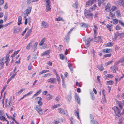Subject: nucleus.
<instances>
[{
    "label": "nucleus",
    "instance_id": "aec40b11",
    "mask_svg": "<svg viewBox=\"0 0 124 124\" xmlns=\"http://www.w3.org/2000/svg\"><path fill=\"white\" fill-rule=\"evenodd\" d=\"M3 58L0 59V65L2 68L3 67L4 64V62H3Z\"/></svg>",
    "mask_w": 124,
    "mask_h": 124
},
{
    "label": "nucleus",
    "instance_id": "a18cd8bd",
    "mask_svg": "<svg viewBox=\"0 0 124 124\" xmlns=\"http://www.w3.org/2000/svg\"><path fill=\"white\" fill-rule=\"evenodd\" d=\"M28 15L24 11L23 14V16L24 18H26L27 16Z\"/></svg>",
    "mask_w": 124,
    "mask_h": 124
},
{
    "label": "nucleus",
    "instance_id": "7ed1b4c3",
    "mask_svg": "<svg viewBox=\"0 0 124 124\" xmlns=\"http://www.w3.org/2000/svg\"><path fill=\"white\" fill-rule=\"evenodd\" d=\"M92 40V39L89 38L87 39L86 41L85 42V48H87L90 45V41Z\"/></svg>",
    "mask_w": 124,
    "mask_h": 124
},
{
    "label": "nucleus",
    "instance_id": "bb28decb",
    "mask_svg": "<svg viewBox=\"0 0 124 124\" xmlns=\"http://www.w3.org/2000/svg\"><path fill=\"white\" fill-rule=\"evenodd\" d=\"M32 42L31 41L27 45L26 47V49H29L30 47H31L32 44Z\"/></svg>",
    "mask_w": 124,
    "mask_h": 124
},
{
    "label": "nucleus",
    "instance_id": "79ce46f5",
    "mask_svg": "<svg viewBox=\"0 0 124 124\" xmlns=\"http://www.w3.org/2000/svg\"><path fill=\"white\" fill-rule=\"evenodd\" d=\"M113 45V43L112 42H109L106 44V46H111Z\"/></svg>",
    "mask_w": 124,
    "mask_h": 124
},
{
    "label": "nucleus",
    "instance_id": "49530a36",
    "mask_svg": "<svg viewBox=\"0 0 124 124\" xmlns=\"http://www.w3.org/2000/svg\"><path fill=\"white\" fill-rule=\"evenodd\" d=\"M113 61L112 60L108 61L105 63V64L107 65H109L111 64L113 62Z\"/></svg>",
    "mask_w": 124,
    "mask_h": 124
},
{
    "label": "nucleus",
    "instance_id": "f704fd0d",
    "mask_svg": "<svg viewBox=\"0 0 124 124\" xmlns=\"http://www.w3.org/2000/svg\"><path fill=\"white\" fill-rule=\"evenodd\" d=\"M45 40L46 38L45 37L43 38L41 40L40 42L39 43V45H42L45 41Z\"/></svg>",
    "mask_w": 124,
    "mask_h": 124
},
{
    "label": "nucleus",
    "instance_id": "338daca9",
    "mask_svg": "<svg viewBox=\"0 0 124 124\" xmlns=\"http://www.w3.org/2000/svg\"><path fill=\"white\" fill-rule=\"evenodd\" d=\"M33 92V91H30L29 92L27 93L26 94V96H28L30 95L31 94H32V93Z\"/></svg>",
    "mask_w": 124,
    "mask_h": 124
},
{
    "label": "nucleus",
    "instance_id": "09e8293b",
    "mask_svg": "<svg viewBox=\"0 0 124 124\" xmlns=\"http://www.w3.org/2000/svg\"><path fill=\"white\" fill-rule=\"evenodd\" d=\"M118 22V20L116 19H114L113 20V23L115 24H116Z\"/></svg>",
    "mask_w": 124,
    "mask_h": 124
},
{
    "label": "nucleus",
    "instance_id": "393cba45",
    "mask_svg": "<svg viewBox=\"0 0 124 124\" xmlns=\"http://www.w3.org/2000/svg\"><path fill=\"white\" fill-rule=\"evenodd\" d=\"M20 28L19 27H18L15 29L13 31L14 33H16L20 31Z\"/></svg>",
    "mask_w": 124,
    "mask_h": 124
},
{
    "label": "nucleus",
    "instance_id": "37998d69",
    "mask_svg": "<svg viewBox=\"0 0 124 124\" xmlns=\"http://www.w3.org/2000/svg\"><path fill=\"white\" fill-rule=\"evenodd\" d=\"M72 6L74 7L77 8L78 7V2H75V3L73 4Z\"/></svg>",
    "mask_w": 124,
    "mask_h": 124
},
{
    "label": "nucleus",
    "instance_id": "4d7b16f0",
    "mask_svg": "<svg viewBox=\"0 0 124 124\" xmlns=\"http://www.w3.org/2000/svg\"><path fill=\"white\" fill-rule=\"evenodd\" d=\"M55 20L57 21H59L61 20H62L63 21H64V20L62 19V18L61 17H59L58 18H57L55 19Z\"/></svg>",
    "mask_w": 124,
    "mask_h": 124
},
{
    "label": "nucleus",
    "instance_id": "69168bd1",
    "mask_svg": "<svg viewBox=\"0 0 124 124\" xmlns=\"http://www.w3.org/2000/svg\"><path fill=\"white\" fill-rule=\"evenodd\" d=\"M117 15L119 17H121V14H120V12L119 11H116Z\"/></svg>",
    "mask_w": 124,
    "mask_h": 124
},
{
    "label": "nucleus",
    "instance_id": "e433bc0d",
    "mask_svg": "<svg viewBox=\"0 0 124 124\" xmlns=\"http://www.w3.org/2000/svg\"><path fill=\"white\" fill-rule=\"evenodd\" d=\"M68 65L70 69V70L71 71H72L73 70V69L72 68V65L70 63H69V61L68 62Z\"/></svg>",
    "mask_w": 124,
    "mask_h": 124
},
{
    "label": "nucleus",
    "instance_id": "4468645a",
    "mask_svg": "<svg viewBox=\"0 0 124 124\" xmlns=\"http://www.w3.org/2000/svg\"><path fill=\"white\" fill-rule=\"evenodd\" d=\"M80 25L81 27L84 28H88L89 27V25L88 24H86L83 23H80Z\"/></svg>",
    "mask_w": 124,
    "mask_h": 124
},
{
    "label": "nucleus",
    "instance_id": "cd10ccee",
    "mask_svg": "<svg viewBox=\"0 0 124 124\" xmlns=\"http://www.w3.org/2000/svg\"><path fill=\"white\" fill-rule=\"evenodd\" d=\"M38 44V42H36L34 43V45L32 47V49L34 51H35L36 49V47Z\"/></svg>",
    "mask_w": 124,
    "mask_h": 124
},
{
    "label": "nucleus",
    "instance_id": "1a4fd4ad",
    "mask_svg": "<svg viewBox=\"0 0 124 124\" xmlns=\"http://www.w3.org/2000/svg\"><path fill=\"white\" fill-rule=\"evenodd\" d=\"M9 61V55L8 54L6 55V56L5 58V63L6 66L8 65Z\"/></svg>",
    "mask_w": 124,
    "mask_h": 124
},
{
    "label": "nucleus",
    "instance_id": "f257e3e1",
    "mask_svg": "<svg viewBox=\"0 0 124 124\" xmlns=\"http://www.w3.org/2000/svg\"><path fill=\"white\" fill-rule=\"evenodd\" d=\"M90 11H88L86 9H85L84 11V15L85 17L87 18H92L93 15L92 13L90 12Z\"/></svg>",
    "mask_w": 124,
    "mask_h": 124
},
{
    "label": "nucleus",
    "instance_id": "6e6552de",
    "mask_svg": "<svg viewBox=\"0 0 124 124\" xmlns=\"http://www.w3.org/2000/svg\"><path fill=\"white\" fill-rule=\"evenodd\" d=\"M97 0H89L87 2H86V5L88 6H91Z\"/></svg>",
    "mask_w": 124,
    "mask_h": 124
},
{
    "label": "nucleus",
    "instance_id": "bf43d9fd",
    "mask_svg": "<svg viewBox=\"0 0 124 124\" xmlns=\"http://www.w3.org/2000/svg\"><path fill=\"white\" fill-rule=\"evenodd\" d=\"M120 38H124V33H120Z\"/></svg>",
    "mask_w": 124,
    "mask_h": 124
},
{
    "label": "nucleus",
    "instance_id": "680f3d73",
    "mask_svg": "<svg viewBox=\"0 0 124 124\" xmlns=\"http://www.w3.org/2000/svg\"><path fill=\"white\" fill-rule=\"evenodd\" d=\"M0 119L2 120H5V118L3 116H0Z\"/></svg>",
    "mask_w": 124,
    "mask_h": 124
},
{
    "label": "nucleus",
    "instance_id": "a211bd4d",
    "mask_svg": "<svg viewBox=\"0 0 124 124\" xmlns=\"http://www.w3.org/2000/svg\"><path fill=\"white\" fill-rule=\"evenodd\" d=\"M41 90H39L34 95L32 96V99H33L34 98L37 96L38 95H39L41 92Z\"/></svg>",
    "mask_w": 124,
    "mask_h": 124
},
{
    "label": "nucleus",
    "instance_id": "9b49d317",
    "mask_svg": "<svg viewBox=\"0 0 124 124\" xmlns=\"http://www.w3.org/2000/svg\"><path fill=\"white\" fill-rule=\"evenodd\" d=\"M47 81L49 83H54L56 82V80L55 78H52L47 80Z\"/></svg>",
    "mask_w": 124,
    "mask_h": 124
},
{
    "label": "nucleus",
    "instance_id": "2f4dec72",
    "mask_svg": "<svg viewBox=\"0 0 124 124\" xmlns=\"http://www.w3.org/2000/svg\"><path fill=\"white\" fill-rule=\"evenodd\" d=\"M22 17L21 16H19L18 18V25H20L21 24V21Z\"/></svg>",
    "mask_w": 124,
    "mask_h": 124
},
{
    "label": "nucleus",
    "instance_id": "7c9ffc66",
    "mask_svg": "<svg viewBox=\"0 0 124 124\" xmlns=\"http://www.w3.org/2000/svg\"><path fill=\"white\" fill-rule=\"evenodd\" d=\"M112 25H109L108 24H107L106 26L107 28L109 30L111 31V28L112 27Z\"/></svg>",
    "mask_w": 124,
    "mask_h": 124
},
{
    "label": "nucleus",
    "instance_id": "412c9836",
    "mask_svg": "<svg viewBox=\"0 0 124 124\" xmlns=\"http://www.w3.org/2000/svg\"><path fill=\"white\" fill-rule=\"evenodd\" d=\"M74 112L75 115H76L77 116V117H78V118L79 119H80V118L79 117V115L78 109L77 111L76 110H74Z\"/></svg>",
    "mask_w": 124,
    "mask_h": 124
},
{
    "label": "nucleus",
    "instance_id": "f8f14e48",
    "mask_svg": "<svg viewBox=\"0 0 124 124\" xmlns=\"http://www.w3.org/2000/svg\"><path fill=\"white\" fill-rule=\"evenodd\" d=\"M58 111L59 113L62 114H65L66 112V111L64 110L62 108H58Z\"/></svg>",
    "mask_w": 124,
    "mask_h": 124
},
{
    "label": "nucleus",
    "instance_id": "4be33fe9",
    "mask_svg": "<svg viewBox=\"0 0 124 124\" xmlns=\"http://www.w3.org/2000/svg\"><path fill=\"white\" fill-rule=\"evenodd\" d=\"M25 89L23 88L21 89L19 91L16 93V94L17 96L19 95L20 94H21L23 91Z\"/></svg>",
    "mask_w": 124,
    "mask_h": 124
},
{
    "label": "nucleus",
    "instance_id": "3c124183",
    "mask_svg": "<svg viewBox=\"0 0 124 124\" xmlns=\"http://www.w3.org/2000/svg\"><path fill=\"white\" fill-rule=\"evenodd\" d=\"M113 81H112L110 80L107 81V83L108 85H111L113 84Z\"/></svg>",
    "mask_w": 124,
    "mask_h": 124
},
{
    "label": "nucleus",
    "instance_id": "58836bf2",
    "mask_svg": "<svg viewBox=\"0 0 124 124\" xmlns=\"http://www.w3.org/2000/svg\"><path fill=\"white\" fill-rule=\"evenodd\" d=\"M44 0L45 1L46 3V6H50V2L49 0Z\"/></svg>",
    "mask_w": 124,
    "mask_h": 124
},
{
    "label": "nucleus",
    "instance_id": "ddd939ff",
    "mask_svg": "<svg viewBox=\"0 0 124 124\" xmlns=\"http://www.w3.org/2000/svg\"><path fill=\"white\" fill-rule=\"evenodd\" d=\"M111 68L112 69V71L114 73H115L117 70V67L115 65L112 66L111 67Z\"/></svg>",
    "mask_w": 124,
    "mask_h": 124
},
{
    "label": "nucleus",
    "instance_id": "39448f33",
    "mask_svg": "<svg viewBox=\"0 0 124 124\" xmlns=\"http://www.w3.org/2000/svg\"><path fill=\"white\" fill-rule=\"evenodd\" d=\"M49 25L48 24L47 22L44 21H41V26L42 28H47Z\"/></svg>",
    "mask_w": 124,
    "mask_h": 124
},
{
    "label": "nucleus",
    "instance_id": "5701e85b",
    "mask_svg": "<svg viewBox=\"0 0 124 124\" xmlns=\"http://www.w3.org/2000/svg\"><path fill=\"white\" fill-rule=\"evenodd\" d=\"M31 7H29L28 9L25 10L24 11L28 14L30 13L31 12Z\"/></svg>",
    "mask_w": 124,
    "mask_h": 124
},
{
    "label": "nucleus",
    "instance_id": "8fccbe9b",
    "mask_svg": "<svg viewBox=\"0 0 124 124\" xmlns=\"http://www.w3.org/2000/svg\"><path fill=\"white\" fill-rule=\"evenodd\" d=\"M119 3L121 4L123 6H124V0H120L119 1Z\"/></svg>",
    "mask_w": 124,
    "mask_h": 124
},
{
    "label": "nucleus",
    "instance_id": "20e7f679",
    "mask_svg": "<svg viewBox=\"0 0 124 124\" xmlns=\"http://www.w3.org/2000/svg\"><path fill=\"white\" fill-rule=\"evenodd\" d=\"M35 109L37 111L39 115H41L42 114V110L41 108L38 105L34 107Z\"/></svg>",
    "mask_w": 124,
    "mask_h": 124
},
{
    "label": "nucleus",
    "instance_id": "dca6fc26",
    "mask_svg": "<svg viewBox=\"0 0 124 124\" xmlns=\"http://www.w3.org/2000/svg\"><path fill=\"white\" fill-rule=\"evenodd\" d=\"M110 4L109 3H108L105 8V10L107 12H108L110 10Z\"/></svg>",
    "mask_w": 124,
    "mask_h": 124
},
{
    "label": "nucleus",
    "instance_id": "423d86ee",
    "mask_svg": "<svg viewBox=\"0 0 124 124\" xmlns=\"http://www.w3.org/2000/svg\"><path fill=\"white\" fill-rule=\"evenodd\" d=\"M90 122L91 124H99L96 121H95L93 115L90 114Z\"/></svg>",
    "mask_w": 124,
    "mask_h": 124
},
{
    "label": "nucleus",
    "instance_id": "f3484780",
    "mask_svg": "<svg viewBox=\"0 0 124 124\" xmlns=\"http://www.w3.org/2000/svg\"><path fill=\"white\" fill-rule=\"evenodd\" d=\"M97 67L101 71L103 70L104 69L103 66L102 64L98 65L97 66Z\"/></svg>",
    "mask_w": 124,
    "mask_h": 124
},
{
    "label": "nucleus",
    "instance_id": "72a5a7b5",
    "mask_svg": "<svg viewBox=\"0 0 124 124\" xmlns=\"http://www.w3.org/2000/svg\"><path fill=\"white\" fill-rule=\"evenodd\" d=\"M97 6L95 5H94L93 6L91 7L90 10V11H92L93 10H95V7Z\"/></svg>",
    "mask_w": 124,
    "mask_h": 124
},
{
    "label": "nucleus",
    "instance_id": "9d476101",
    "mask_svg": "<svg viewBox=\"0 0 124 124\" xmlns=\"http://www.w3.org/2000/svg\"><path fill=\"white\" fill-rule=\"evenodd\" d=\"M72 98V95L71 92H70L67 95L66 97L67 100L69 102H70Z\"/></svg>",
    "mask_w": 124,
    "mask_h": 124
},
{
    "label": "nucleus",
    "instance_id": "052dcab7",
    "mask_svg": "<svg viewBox=\"0 0 124 124\" xmlns=\"http://www.w3.org/2000/svg\"><path fill=\"white\" fill-rule=\"evenodd\" d=\"M116 30H118L121 29V28L119 26L117 25L116 27Z\"/></svg>",
    "mask_w": 124,
    "mask_h": 124
},
{
    "label": "nucleus",
    "instance_id": "5fc2aeb1",
    "mask_svg": "<svg viewBox=\"0 0 124 124\" xmlns=\"http://www.w3.org/2000/svg\"><path fill=\"white\" fill-rule=\"evenodd\" d=\"M119 24L122 26L124 27V23L121 20H119Z\"/></svg>",
    "mask_w": 124,
    "mask_h": 124
},
{
    "label": "nucleus",
    "instance_id": "e2e57ef3",
    "mask_svg": "<svg viewBox=\"0 0 124 124\" xmlns=\"http://www.w3.org/2000/svg\"><path fill=\"white\" fill-rule=\"evenodd\" d=\"M116 10V7L114 6H113L112 7L111 9V11H113L114 12V11H115Z\"/></svg>",
    "mask_w": 124,
    "mask_h": 124
},
{
    "label": "nucleus",
    "instance_id": "473e14b6",
    "mask_svg": "<svg viewBox=\"0 0 124 124\" xmlns=\"http://www.w3.org/2000/svg\"><path fill=\"white\" fill-rule=\"evenodd\" d=\"M90 94L91 95V98L93 100L95 99V97L94 93L92 91L90 93Z\"/></svg>",
    "mask_w": 124,
    "mask_h": 124
},
{
    "label": "nucleus",
    "instance_id": "f03ea898",
    "mask_svg": "<svg viewBox=\"0 0 124 124\" xmlns=\"http://www.w3.org/2000/svg\"><path fill=\"white\" fill-rule=\"evenodd\" d=\"M112 109L114 111L116 116L118 117H119L121 115L120 114L121 111L116 106H114L112 108Z\"/></svg>",
    "mask_w": 124,
    "mask_h": 124
},
{
    "label": "nucleus",
    "instance_id": "c9c22d12",
    "mask_svg": "<svg viewBox=\"0 0 124 124\" xmlns=\"http://www.w3.org/2000/svg\"><path fill=\"white\" fill-rule=\"evenodd\" d=\"M70 37L69 35H67L64 38L65 41L67 42H68L69 40Z\"/></svg>",
    "mask_w": 124,
    "mask_h": 124
},
{
    "label": "nucleus",
    "instance_id": "c756f323",
    "mask_svg": "<svg viewBox=\"0 0 124 124\" xmlns=\"http://www.w3.org/2000/svg\"><path fill=\"white\" fill-rule=\"evenodd\" d=\"M53 97V96L51 95L48 94L46 96V98L48 100H50Z\"/></svg>",
    "mask_w": 124,
    "mask_h": 124
},
{
    "label": "nucleus",
    "instance_id": "ea45409f",
    "mask_svg": "<svg viewBox=\"0 0 124 124\" xmlns=\"http://www.w3.org/2000/svg\"><path fill=\"white\" fill-rule=\"evenodd\" d=\"M55 74L57 80L58 82H60V80L59 76L56 73Z\"/></svg>",
    "mask_w": 124,
    "mask_h": 124
},
{
    "label": "nucleus",
    "instance_id": "de8ad7c7",
    "mask_svg": "<svg viewBox=\"0 0 124 124\" xmlns=\"http://www.w3.org/2000/svg\"><path fill=\"white\" fill-rule=\"evenodd\" d=\"M120 33H119L117 31L115 34V37L116 38H117L118 36H120Z\"/></svg>",
    "mask_w": 124,
    "mask_h": 124
},
{
    "label": "nucleus",
    "instance_id": "864d4df0",
    "mask_svg": "<svg viewBox=\"0 0 124 124\" xmlns=\"http://www.w3.org/2000/svg\"><path fill=\"white\" fill-rule=\"evenodd\" d=\"M6 102V105H7L8 106H9L10 105V104L11 103V102L10 101H9V102H7V99H6V100L5 101Z\"/></svg>",
    "mask_w": 124,
    "mask_h": 124
},
{
    "label": "nucleus",
    "instance_id": "c85d7f7f",
    "mask_svg": "<svg viewBox=\"0 0 124 124\" xmlns=\"http://www.w3.org/2000/svg\"><path fill=\"white\" fill-rule=\"evenodd\" d=\"M119 61L120 63H121V65L124 66V56L121 58Z\"/></svg>",
    "mask_w": 124,
    "mask_h": 124
},
{
    "label": "nucleus",
    "instance_id": "c03bdc74",
    "mask_svg": "<svg viewBox=\"0 0 124 124\" xmlns=\"http://www.w3.org/2000/svg\"><path fill=\"white\" fill-rule=\"evenodd\" d=\"M17 72H15L14 74H13L12 76L10 77L9 79L11 80L12 79H13L14 77L17 74Z\"/></svg>",
    "mask_w": 124,
    "mask_h": 124
},
{
    "label": "nucleus",
    "instance_id": "b1692460",
    "mask_svg": "<svg viewBox=\"0 0 124 124\" xmlns=\"http://www.w3.org/2000/svg\"><path fill=\"white\" fill-rule=\"evenodd\" d=\"M98 28L97 26L96 25H94V28L93 29V30L94 31V35L96 36V32L98 30Z\"/></svg>",
    "mask_w": 124,
    "mask_h": 124
},
{
    "label": "nucleus",
    "instance_id": "6ab92c4d",
    "mask_svg": "<svg viewBox=\"0 0 124 124\" xmlns=\"http://www.w3.org/2000/svg\"><path fill=\"white\" fill-rule=\"evenodd\" d=\"M103 51L105 53H107L112 52V50L111 49H103Z\"/></svg>",
    "mask_w": 124,
    "mask_h": 124
},
{
    "label": "nucleus",
    "instance_id": "774afa93",
    "mask_svg": "<svg viewBox=\"0 0 124 124\" xmlns=\"http://www.w3.org/2000/svg\"><path fill=\"white\" fill-rule=\"evenodd\" d=\"M103 0H102L101 1H99L98 2V5L99 6H100L102 4V3L103 2Z\"/></svg>",
    "mask_w": 124,
    "mask_h": 124
},
{
    "label": "nucleus",
    "instance_id": "a878e982",
    "mask_svg": "<svg viewBox=\"0 0 124 124\" xmlns=\"http://www.w3.org/2000/svg\"><path fill=\"white\" fill-rule=\"evenodd\" d=\"M110 16L112 18L114 17L115 16V13L114 12L112 11L111 10L110 11Z\"/></svg>",
    "mask_w": 124,
    "mask_h": 124
},
{
    "label": "nucleus",
    "instance_id": "13d9d810",
    "mask_svg": "<svg viewBox=\"0 0 124 124\" xmlns=\"http://www.w3.org/2000/svg\"><path fill=\"white\" fill-rule=\"evenodd\" d=\"M52 75V74L51 73L46 74H44V77H46L48 76H49Z\"/></svg>",
    "mask_w": 124,
    "mask_h": 124
},
{
    "label": "nucleus",
    "instance_id": "4c0bfd02",
    "mask_svg": "<svg viewBox=\"0 0 124 124\" xmlns=\"http://www.w3.org/2000/svg\"><path fill=\"white\" fill-rule=\"evenodd\" d=\"M50 6H46V12H48L49 11H50L51 10V8H50Z\"/></svg>",
    "mask_w": 124,
    "mask_h": 124
},
{
    "label": "nucleus",
    "instance_id": "0eeeda50",
    "mask_svg": "<svg viewBox=\"0 0 124 124\" xmlns=\"http://www.w3.org/2000/svg\"><path fill=\"white\" fill-rule=\"evenodd\" d=\"M50 50H47L46 51L44 52L41 54V55L42 56H44V55H48V58H49L50 57V56L49 55L50 52Z\"/></svg>",
    "mask_w": 124,
    "mask_h": 124
},
{
    "label": "nucleus",
    "instance_id": "0e129e2a",
    "mask_svg": "<svg viewBox=\"0 0 124 124\" xmlns=\"http://www.w3.org/2000/svg\"><path fill=\"white\" fill-rule=\"evenodd\" d=\"M47 64L49 66H51L52 65V63L51 62H47Z\"/></svg>",
    "mask_w": 124,
    "mask_h": 124
},
{
    "label": "nucleus",
    "instance_id": "6e6d98bb",
    "mask_svg": "<svg viewBox=\"0 0 124 124\" xmlns=\"http://www.w3.org/2000/svg\"><path fill=\"white\" fill-rule=\"evenodd\" d=\"M60 58L62 60H63L64 59V55L62 54H60Z\"/></svg>",
    "mask_w": 124,
    "mask_h": 124
},
{
    "label": "nucleus",
    "instance_id": "603ef678",
    "mask_svg": "<svg viewBox=\"0 0 124 124\" xmlns=\"http://www.w3.org/2000/svg\"><path fill=\"white\" fill-rule=\"evenodd\" d=\"M111 55V54H106L104 55V57L105 58L107 57H110Z\"/></svg>",
    "mask_w": 124,
    "mask_h": 124
},
{
    "label": "nucleus",
    "instance_id": "a19ab883",
    "mask_svg": "<svg viewBox=\"0 0 124 124\" xmlns=\"http://www.w3.org/2000/svg\"><path fill=\"white\" fill-rule=\"evenodd\" d=\"M32 29V28L30 29L29 30L27 31L26 33L27 36H29L31 32Z\"/></svg>",
    "mask_w": 124,
    "mask_h": 124
},
{
    "label": "nucleus",
    "instance_id": "2eb2a0df",
    "mask_svg": "<svg viewBox=\"0 0 124 124\" xmlns=\"http://www.w3.org/2000/svg\"><path fill=\"white\" fill-rule=\"evenodd\" d=\"M75 100L78 104H80V99L78 95L77 94L75 95Z\"/></svg>",
    "mask_w": 124,
    "mask_h": 124
}]
</instances>
